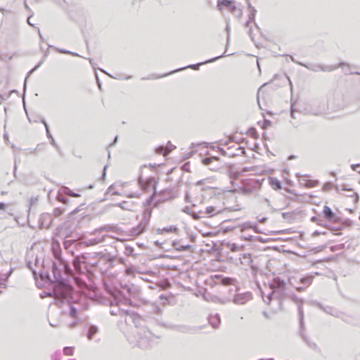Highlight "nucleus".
Returning a JSON list of instances; mask_svg holds the SVG:
<instances>
[{
	"mask_svg": "<svg viewBox=\"0 0 360 360\" xmlns=\"http://www.w3.org/2000/svg\"><path fill=\"white\" fill-rule=\"evenodd\" d=\"M77 324V322L75 321L72 325H71V328L75 326Z\"/></svg>",
	"mask_w": 360,
	"mask_h": 360,
	"instance_id": "nucleus-20",
	"label": "nucleus"
},
{
	"mask_svg": "<svg viewBox=\"0 0 360 360\" xmlns=\"http://www.w3.org/2000/svg\"><path fill=\"white\" fill-rule=\"evenodd\" d=\"M98 332V329L96 326H91L89 330L88 338L92 339L93 336Z\"/></svg>",
	"mask_w": 360,
	"mask_h": 360,
	"instance_id": "nucleus-7",
	"label": "nucleus"
},
{
	"mask_svg": "<svg viewBox=\"0 0 360 360\" xmlns=\"http://www.w3.org/2000/svg\"><path fill=\"white\" fill-rule=\"evenodd\" d=\"M5 208V205L3 202H0V210Z\"/></svg>",
	"mask_w": 360,
	"mask_h": 360,
	"instance_id": "nucleus-19",
	"label": "nucleus"
},
{
	"mask_svg": "<svg viewBox=\"0 0 360 360\" xmlns=\"http://www.w3.org/2000/svg\"><path fill=\"white\" fill-rule=\"evenodd\" d=\"M65 194L67 195L72 196V197H79V194L75 193L74 192H72L70 190H68L67 191H65Z\"/></svg>",
	"mask_w": 360,
	"mask_h": 360,
	"instance_id": "nucleus-12",
	"label": "nucleus"
},
{
	"mask_svg": "<svg viewBox=\"0 0 360 360\" xmlns=\"http://www.w3.org/2000/svg\"><path fill=\"white\" fill-rule=\"evenodd\" d=\"M208 188H210V189H214V188L212 187V186H207V187H205V188H202L201 190L202 191H206L207 189Z\"/></svg>",
	"mask_w": 360,
	"mask_h": 360,
	"instance_id": "nucleus-17",
	"label": "nucleus"
},
{
	"mask_svg": "<svg viewBox=\"0 0 360 360\" xmlns=\"http://www.w3.org/2000/svg\"><path fill=\"white\" fill-rule=\"evenodd\" d=\"M217 6L220 11H222L226 8L233 14L238 15L241 14V10L237 7L235 2L232 0H218Z\"/></svg>",
	"mask_w": 360,
	"mask_h": 360,
	"instance_id": "nucleus-1",
	"label": "nucleus"
},
{
	"mask_svg": "<svg viewBox=\"0 0 360 360\" xmlns=\"http://www.w3.org/2000/svg\"><path fill=\"white\" fill-rule=\"evenodd\" d=\"M230 281H231V279H230V278H224V279L222 280V283H223L224 285H229V284H230Z\"/></svg>",
	"mask_w": 360,
	"mask_h": 360,
	"instance_id": "nucleus-15",
	"label": "nucleus"
},
{
	"mask_svg": "<svg viewBox=\"0 0 360 360\" xmlns=\"http://www.w3.org/2000/svg\"><path fill=\"white\" fill-rule=\"evenodd\" d=\"M247 134L248 136H250V137L253 138V139H257L259 135H258V133L256 130L255 128H250L248 131H247Z\"/></svg>",
	"mask_w": 360,
	"mask_h": 360,
	"instance_id": "nucleus-5",
	"label": "nucleus"
},
{
	"mask_svg": "<svg viewBox=\"0 0 360 360\" xmlns=\"http://www.w3.org/2000/svg\"><path fill=\"white\" fill-rule=\"evenodd\" d=\"M62 214H63V212H62V210H61L60 209H59V208H56V209L54 210V215H55L56 217H59V216H60Z\"/></svg>",
	"mask_w": 360,
	"mask_h": 360,
	"instance_id": "nucleus-14",
	"label": "nucleus"
},
{
	"mask_svg": "<svg viewBox=\"0 0 360 360\" xmlns=\"http://www.w3.org/2000/svg\"><path fill=\"white\" fill-rule=\"evenodd\" d=\"M218 159L217 158H207L202 160V163L205 165H208L213 161L217 160Z\"/></svg>",
	"mask_w": 360,
	"mask_h": 360,
	"instance_id": "nucleus-10",
	"label": "nucleus"
},
{
	"mask_svg": "<svg viewBox=\"0 0 360 360\" xmlns=\"http://www.w3.org/2000/svg\"><path fill=\"white\" fill-rule=\"evenodd\" d=\"M27 22H28V23H29L30 25H32V24H31V22H30V18H29L27 19Z\"/></svg>",
	"mask_w": 360,
	"mask_h": 360,
	"instance_id": "nucleus-21",
	"label": "nucleus"
},
{
	"mask_svg": "<svg viewBox=\"0 0 360 360\" xmlns=\"http://www.w3.org/2000/svg\"><path fill=\"white\" fill-rule=\"evenodd\" d=\"M205 212L212 215L215 212V209L213 207H208L206 208Z\"/></svg>",
	"mask_w": 360,
	"mask_h": 360,
	"instance_id": "nucleus-13",
	"label": "nucleus"
},
{
	"mask_svg": "<svg viewBox=\"0 0 360 360\" xmlns=\"http://www.w3.org/2000/svg\"><path fill=\"white\" fill-rule=\"evenodd\" d=\"M313 235L318 236V235H319V233L318 232H314Z\"/></svg>",
	"mask_w": 360,
	"mask_h": 360,
	"instance_id": "nucleus-22",
	"label": "nucleus"
},
{
	"mask_svg": "<svg viewBox=\"0 0 360 360\" xmlns=\"http://www.w3.org/2000/svg\"><path fill=\"white\" fill-rule=\"evenodd\" d=\"M177 231V229L175 226H169V227H165L162 229H158V233H163V232H171V233H176Z\"/></svg>",
	"mask_w": 360,
	"mask_h": 360,
	"instance_id": "nucleus-4",
	"label": "nucleus"
},
{
	"mask_svg": "<svg viewBox=\"0 0 360 360\" xmlns=\"http://www.w3.org/2000/svg\"><path fill=\"white\" fill-rule=\"evenodd\" d=\"M75 348L73 347H66L63 349V354L65 356H72L74 354Z\"/></svg>",
	"mask_w": 360,
	"mask_h": 360,
	"instance_id": "nucleus-6",
	"label": "nucleus"
},
{
	"mask_svg": "<svg viewBox=\"0 0 360 360\" xmlns=\"http://www.w3.org/2000/svg\"><path fill=\"white\" fill-rule=\"evenodd\" d=\"M205 181H206V180H205V181H200L198 182V185H202ZM207 181L208 183H211L210 179H207Z\"/></svg>",
	"mask_w": 360,
	"mask_h": 360,
	"instance_id": "nucleus-16",
	"label": "nucleus"
},
{
	"mask_svg": "<svg viewBox=\"0 0 360 360\" xmlns=\"http://www.w3.org/2000/svg\"><path fill=\"white\" fill-rule=\"evenodd\" d=\"M156 153L158 154H162L164 156H167L169 153V150L165 148L164 147H159L156 149Z\"/></svg>",
	"mask_w": 360,
	"mask_h": 360,
	"instance_id": "nucleus-8",
	"label": "nucleus"
},
{
	"mask_svg": "<svg viewBox=\"0 0 360 360\" xmlns=\"http://www.w3.org/2000/svg\"><path fill=\"white\" fill-rule=\"evenodd\" d=\"M323 217L328 221L335 222L337 221L336 214L332 210V209L328 205H324L322 211Z\"/></svg>",
	"mask_w": 360,
	"mask_h": 360,
	"instance_id": "nucleus-2",
	"label": "nucleus"
},
{
	"mask_svg": "<svg viewBox=\"0 0 360 360\" xmlns=\"http://www.w3.org/2000/svg\"><path fill=\"white\" fill-rule=\"evenodd\" d=\"M154 181L152 179H149L146 181V186L143 187V190L148 191V188L151 186L152 189L154 188Z\"/></svg>",
	"mask_w": 360,
	"mask_h": 360,
	"instance_id": "nucleus-9",
	"label": "nucleus"
},
{
	"mask_svg": "<svg viewBox=\"0 0 360 360\" xmlns=\"http://www.w3.org/2000/svg\"><path fill=\"white\" fill-rule=\"evenodd\" d=\"M269 182L271 188H274V190L281 189V184L278 179L275 177H269Z\"/></svg>",
	"mask_w": 360,
	"mask_h": 360,
	"instance_id": "nucleus-3",
	"label": "nucleus"
},
{
	"mask_svg": "<svg viewBox=\"0 0 360 360\" xmlns=\"http://www.w3.org/2000/svg\"><path fill=\"white\" fill-rule=\"evenodd\" d=\"M219 277H220L219 276H217H217H215V278H219Z\"/></svg>",
	"mask_w": 360,
	"mask_h": 360,
	"instance_id": "nucleus-23",
	"label": "nucleus"
},
{
	"mask_svg": "<svg viewBox=\"0 0 360 360\" xmlns=\"http://www.w3.org/2000/svg\"><path fill=\"white\" fill-rule=\"evenodd\" d=\"M352 197L354 198V201H357V195L356 193H354V195H352Z\"/></svg>",
	"mask_w": 360,
	"mask_h": 360,
	"instance_id": "nucleus-18",
	"label": "nucleus"
},
{
	"mask_svg": "<svg viewBox=\"0 0 360 360\" xmlns=\"http://www.w3.org/2000/svg\"><path fill=\"white\" fill-rule=\"evenodd\" d=\"M77 310L74 307H71L70 308V315L74 318V319H76L77 318Z\"/></svg>",
	"mask_w": 360,
	"mask_h": 360,
	"instance_id": "nucleus-11",
	"label": "nucleus"
}]
</instances>
